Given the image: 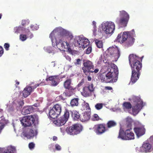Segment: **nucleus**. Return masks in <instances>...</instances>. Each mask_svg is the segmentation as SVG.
I'll return each mask as SVG.
<instances>
[{
    "label": "nucleus",
    "mask_w": 153,
    "mask_h": 153,
    "mask_svg": "<svg viewBox=\"0 0 153 153\" xmlns=\"http://www.w3.org/2000/svg\"><path fill=\"white\" fill-rule=\"evenodd\" d=\"M108 72L100 74L99 79L103 83H109L115 82L117 80L118 75V69L117 66L113 63L108 64Z\"/></svg>",
    "instance_id": "1"
},
{
    "label": "nucleus",
    "mask_w": 153,
    "mask_h": 153,
    "mask_svg": "<svg viewBox=\"0 0 153 153\" xmlns=\"http://www.w3.org/2000/svg\"><path fill=\"white\" fill-rule=\"evenodd\" d=\"M135 36V33L134 29L130 31L120 33L118 34L117 40L120 42L123 43L126 41V43L127 46L132 45L134 42L135 39L134 37Z\"/></svg>",
    "instance_id": "2"
},
{
    "label": "nucleus",
    "mask_w": 153,
    "mask_h": 153,
    "mask_svg": "<svg viewBox=\"0 0 153 153\" xmlns=\"http://www.w3.org/2000/svg\"><path fill=\"white\" fill-rule=\"evenodd\" d=\"M56 35L57 38L63 40H65L68 38H70L71 40L73 38L72 35L69 32L61 27L56 28L50 34L49 37L51 38L52 42L53 38L54 37H55Z\"/></svg>",
    "instance_id": "3"
},
{
    "label": "nucleus",
    "mask_w": 153,
    "mask_h": 153,
    "mask_svg": "<svg viewBox=\"0 0 153 153\" xmlns=\"http://www.w3.org/2000/svg\"><path fill=\"white\" fill-rule=\"evenodd\" d=\"M128 59L131 70L140 71L142 68V63L140 60L142 61V59L133 54L129 56Z\"/></svg>",
    "instance_id": "4"
},
{
    "label": "nucleus",
    "mask_w": 153,
    "mask_h": 153,
    "mask_svg": "<svg viewBox=\"0 0 153 153\" xmlns=\"http://www.w3.org/2000/svg\"><path fill=\"white\" fill-rule=\"evenodd\" d=\"M128 126L130 128L126 129L125 131L121 129H120L119 131L118 138H121L123 140H133L134 138V133L131 131L132 128H131V125L129 124Z\"/></svg>",
    "instance_id": "5"
},
{
    "label": "nucleus",
    "mask_w": 153,
    "mask_h": 153,
    "mask_svg": "<svg viewBox=\"0 0 153 153\" xmlns=\"http://www.w3.org/2000/svg\"><path fill=\"white\" fill-rule=\"evenodd\" d=\"M120 18H117L116 23L122 27H126L129 20V15L124 10L120 11Z\"/></svg>",
    "instance_id": "6"
},
{
    "label": "nucleus",
    "mask_w": 153,
    "mask_h": 153,
    "mask_svg": "<svg viewBox=\"0 0 153 153\" xmlns=\"http://www.w3.org/2000/svg\"><path fill=\"white\" fill-rule=\"evenodd\" d=\"M73 43L75 46H79L80 48H85L89 45V41L87 39L85 38L82 36H76L74 39Z\"/></svg>",
    "instance_id": "7"
},
{
    "label": "nucleus",
    "mask_w": 153,
    "mask_h": 153,
    "mask_svg": "<svg viewBox=\"0 0 153 153\" xmlns=\"http://www.w3.org/2000/svg\"><path fill=\"white\" fill-rule=\"evenodd\" d=\"M38 119V115L34 114L33 115L24 117L21 120V122L24 126H29L32 125L35 120H37Z\"/></svg>",
    "instance_id": "8"
},
{
    "label": "nucleus",
    "mask_w": 153,
    "mask_h": 153,
    "mask_svg": "<svg viewBox=\"0 0 153 153\" xmlns=\"http://www.w3.org/2000/svg\"><path fill=\"white\" fill-rule=\"evenodd\" d=\"M107 51L110 57L113 59V61H117L120 55V50L117 47H110L108 48Z\"/></svg>",
    "instance_id": "9"
},
{
    "label": "nucleus",
    "mask_w": 153,
    "mask_h": 153,
    "mask_svg": "<svg viewBox=\"0 0 153 153\" xmlns=\"http://www.w3.org/2000/svg\"><path fill=\"white\" fill-rule=\"evenodd\" d=\"M61 111V106L57 104L54 105L52 108L50 110L49 114L51 118L55 119L60 114Z\"/></svg>",
    "instance_id": "10"
},
{
    "label": "nucleus",
    "mask_w": 153,
    "mask_h": 153,
    "mask_svg": "<svg viewBox=\"0 0 153 153\" xmlns=\"http://www.w3.org/2000/svg\"><path fill=\"white\" fill-rule=\"evenodd\" d=\"M133 99L134 105L132 107V112L133 114H136L139 112L142 108L143 102L138 97H135Z\"/></svg>",
    "instance_id": "11"
},
{
    "label": "nucleus",
    "mask_w": 153,
    "mask_h": 153,
    "mask_svg": "<svg viewBox=\"0 0 153 153\" xmlns=\"http://www.w3.org/2000/svg\"><path fill=\"white\" fill-rule=\"evenodd\" d=\"M69 113L68 110L66 109L64 115L54 121V124L58 126H61L64 125L67 121L69 117Z\"/></svg>",
    "instance_id": "12"
},
{
    "label": "nucleus",
    "mask_w": 153,
    "mask_h": 153,
    "mask_svg": "<svg viewBox=\"0 0 153 153\" xmlns=\"http://www.w3.org/2000/svg\"><path fill=\"white\" fill-rule=\"evenodd\" d=\"M83 67L82 69L84 73L86 75L89 73L91 70L94 69L93 63L89 60L84 61L83 63Z\"/></svg>",
    "instance_id": "13"
},
{
    "label": "nucleus",
    "mask_w": 153,
    "mask_h": 153,
    "mask_svg": "<svg viewBox=\"0 0 153 153\" xmlns=\"http://www.w3.org/2000/svg\"><path fill=\"white\" fill-rule=\"evenodd\" d=\"M102 28L106 34H110L113 33L115 29V25L114 23L112 22H107L103 24Z\"/></svg>",
    "instance_id": "14"
},
{
    "label": "nucleus",
    "mask_w": 153,
    "mask_h": 153,
    "mask_svg": "<svg viewBox=\"0 0 153 153\" xmlns=\"http://www.w3.org/2000/svg\"><path fill=\"white\" fill-rule=\"evenodd\" d=\"M34 84L33 82H32L30 85H32L31 86H29L26 87L22 91L23 96L25 97H27L28 95L30 94L31 92L32 91V89H35L37 87L39 86V84H35L34 86L33 85Z\"/></svg>",
    "instance_id": "15"
},
{
    "label": "nucleus",
    "mask_w": 153,
    "mask_h": 153,
    "mask_svg": "<svg viewBox=\"0 0 153 153\" xmlns=\"http://www.w3.org/2000/svg\"><path fill=\"white\" fill-rule=\"evenodd\" d=\"M94 129L96 133L98 135L102 134L107 130L105 124L104 123L95 125L94 127Z\"/></svg>",
    "instance_id": "16"
},
{
    "label": "nucleus",
    "mask_w": 153,
    "mask_h": 153,
    "mask_svg": "<svg viewBox=\"0 0 153 153\" xmlns=\"http://www.w3.org/2000/svg\"><path fill=\"white\" fill-rule=\"evenodd\" d=\"M62 39H59V41H56V45L57 47L60 50L65 51L66 48H68L69 45L68 42H67V41H65Z\"/></svg>",
    "instance_id": "17"
},
{
    "label": "nucleus",
    "mask_w": 153,
    "mask_h": 153,
    "mask_svg": "<svg viewBox=\"0 0 153 153\" xmlns=\"http://www.w3.org/2000/svg\"><path fill=\"white\" fill-rule=\"evenodd\" d=\"M46 80L47 81H51V85L55 86L59 83L60 79L59 76H52L47 78Z\"/></svg>",
    "instance_id": "18"
},
{
    "label": "nucleus",
    "mask_w": 153,
    "mask_h": 153,
    "mask_svg": "<svg viewBox=\"0 0 153 153\" xmlns=\"http://www.w3.org/2000/svg\"><path fill=\"white\" fill-rule=\"evenodd\" d=\"M134 130L138 137L143 135L146 131L145 128L143 126L136 127L134 128Z\"/></svg>",
    "instance_id": "19"
},
{
    "label": "nucleus",
    "mask_w": 153,
    "mask_h": 153,
    "mask_svg": "<svg viewBox=\"0 0 153 153\" xmlns=\"http://www.w3.org/2000/svg\"><path fill=\"white\" fill-rule=\"evenodd\" d=\"M131 70L132 74L131 80L133 83H134L139 79L140 74V71H137L133 70Z\"/></svg>",
    "instance_id": "20"
},
{
    "label": "nucleus",
    "mask_w": 153,
    "mask_h": 153,
    "mask_svg": "<svg viewBox=\"0 0 153 153\" xmlns=\"http://www.w3.org/2000/svg\"><path fill=\"white\" fill-rule=\"evenodd\" d=\"M22 134L24 136L28 139H30L34 136V131L31 129H28L24 131Z\"/></svg>",
    "instance_id": "21"
},
{
    "label": "nucleus",
    "mask_w": 153,
    "mask_h": 153,
    "mask_svg": "<svg viewBox=\"0 0 153 153\" xmlns=\"http://www.w3.org/2000/svg\"><path fill=\"white\" fill-rule=\"evenodd\" d=\"M16 151V148L13 146H9L5 149L0 148V153H14Z\"/></svg>",
    "instance_id": "22"
},
{
    "label": "nucleus",
    "mask_w": 153,
    "mask_h": 153,
    "mask_svg": "<svg viewBox=\"0 0 153 153\" xmlns=\"http://www.w3.org/2000/svg\"><path fill=\"white\" fill-rule=\"evenodd\" d=\"M35 108L32 106H27L24 107L22 110V114L24 115L30 114L34 111Z\"/></svg>",
    "instance_id": "23"
},
{
    "label": "nucleus",
    "mask_w": 153,
    "mask_h": 153,
    "mask_svg": "<svg viewBox=\"0 0 153 153\" xmlns=\"http://www.w3.org/2000/svg\"><path fill=\"white\" fill-rule=\"evenodd\" d=\"M151 145L149 143L144 142L141 148V151L143 152H148L150 151Z\"/></svg>",
    "instance_id": "24"
},
{
    "label": "nucleus",
    "mask_w": 153,
    "mask_h": 153,
    "mask_svg": "<svg viewBox=\"0 0 153 153\" xmlns=\"http://www.w3.org/2000/svg\"><path fill=\"white\" fill-rule=\"evenodd\" d=\"M73 125L75 135L79 134L82 131L83 127L81 124L79 123H76Z\"/></svg>",
    "instance_id": "25"
},
{
    "label": "nucleus",
    "mask_w": 153,
    "mask_h": 153,
    "mask_svg": "<svg viewBox=\"0 0 153 153\" xmlns=\"http://www.w3.org/2000/svg\"><path fill=\"white\" fill-rule=\"evenodd\" d=\"M71 79H67L64 82V86L65 88L68 90L74 89L71 85Z\"/></svg>",
    "instance_id": "26"
},
{
    "label": "nucleus",
    "mask_w": 153,
    "mask_h": 153,
    "mask_svg": "<svg viewBox=\"0 0 153 153\" xmlns=\"http://www.w3.org/2000/svg\"><path fill=\"white\" fill-rule=\"evenodd\" d=\"M90 116L88 113L87 112L84 113L80 117V120L82 122H85L88 120Z\"/></svg>",
    "instance_id": "27"
},
{
    "label": "nucleus",
    "mask_w": 153,
    "mask_h": 153,
    "mask_svg": "<svg viewBox=\"0 0 153 153\" xmlns=\"http://www.w3.org/2000/svg\"><path fill=\"white\" fill-rule=\"evenodd\" d=\"M91 93L87 88L86 87H84L83 89V92L82 94L84 96L87 97L90 96Z\"/></svg>",
    "instance_id": "28"
},
{
    "label": "nucleus",
    "mask_w": 153,
    "mask_h": 153,
    "mask_svg": "<svg viewBox=\"0 0 153 153\" xmlns=\"http://www.w3.org/2000/svg\"><path fill=\"white\" fill-rule=\"evenodd\" d=\"M72 116L75 120H78L80 118V115L79 112L76 111H74L72 112Z\"/></svg>",
    "instance_id": "29"
},
{
    "label": "nucleus",
    "mask_w": 153,
    "mask_h": 153,
    "mask_svg": "<svg viewBox=\"0 0 153 153\" xmlns=\"http://www.w3.org/2000/svg\"><path fill=\"white\" fill-rule=\"evenodd\" d=\"M66 131L68 134L71 135H75L73 125H72L71 126L67 127Z\"/></svg>",
    "instance_id": "30"
},
{
    "label": "nucleus",
    "mask_w": 153,
    "mask_h": 153,
    "mask_svg": "<svg viewBox=\"0 0 153 153\" xmlns=\"http://www.w3.org/2000/svg\"><path fill=\"white\" fill-rule=\"evenodd\" d=\"M79 99L74 98L72 99L71 102V105L72 107L77 106L79 104Z\"/></svg>",
    "instance_id": "31"
},
{
    "label": "nucleus",
    "mask_w": 153,
    "mask_h": 153,
    "mask_svg": "<svg viewBox=\"0 0 153 153\" xmlns=\"http://www.w3.org/2000/svg\"><path fill=\"white\" fill-rule=\"evenodd\" d=\"M123 107L124 109H129L132 108V105L129 102H125L123 104Z\"/></svg>",
    "instance_id": "32"
},
{
    "label": "nucleus",
    "mask_w": 153,
    "mask_h": 153,
    "mask_svg": "<svg viewBox=\"0 0 153 153\" xmlns=\"http://www.w3.org/2000/svg\"><path fill=\"white\" fill-rule=\"evenodd\" d=\"M116 125V123L113 120H110L107 123V127L108 128L115 126Z\"/></svg>",
    "instance_id": "33"
},
{
    "label": "nucleus",
    "mask_w": 153,
    "mask_h": 153,
    "mask_svg": "<svg viewBox=\"0 0 153 153\" xmlns=\"http://www.w3.org/2000/svg\"><path fill=\"white\" fill-rule=\"evenodd\" d=\"M95 44L97 47L99 48H101L102 47L103 42L102 41L98 40L96 39L95 41Z\"/></svg>",
    "instance_id": "34"
},
{
    "label": "nucleus",
    "mask_w": 153,
    "mask_h": 153,
    "mask_svg": "<svg viewBox=\"0 0 153 153\" xmlns=\"http://www.w3.org/2000/svg\"><path fill=\"white\" fill-rule=\"evenodd\" d=\"M82 106L84 110H87V111H90L91 108L88 103H85Z\"/></svg>",
    "instance_id": "35"
},
{
    "label": "nucleus",
    "mask_w": 153,
    "mask_h": 153,
    "mask_svg": "<svg viewBox=\"0 0 153 153\" xmlns=\"http://www.w3.org/2000/svg\"><path fill=\"white\" fill-rule=\"evenodd\" d=\"M87 88L91 93L93 92L94 91V85L92 83L89 84L88 86H85Z\"/></svg>",
    "instance_id": "36"
},
{
    "label": "nucleus",
    "mask_w": 153,
    "mask_h": 153,
    "mask_svg": "<svg viewBox=\"0 0 153 153\" xmlns=\"http://www.w3.org/2000/svg\"><path fill=\"white\" fill-rule=\"evenodd\" d=\"M103 104L102 103H97L95 106V108L97 110H99L102 108Z\"/></svg>",
    "instance_id": "37"
},
{
    "label": "nucleus",
    "mask_w": 153,
    "mask_h": 153,
    "mask_svg": "<svg viewBox=\"0 0 153 153\" xmlns=\"http://www.w3.org/2000/svg\"><path fill=\"white\" fill-rule=\"evenodd\" d=\"M20 39L22 41H24L27 38V36L26 35L23 34H21L19 36Z\"/></svg>",
    "instance_id": "38"
},
{
    "label": "nucleus",
    "mask_w": 153,
    "mask_h": 153,
    "mask_svg": "<svg viewBox=\"0 0 153 153\" xmlns=\"http://www.w3.org/2000/svg\"><path fill=\"white\" fill-rule=\"evenodd\" d=\"M23 27L21 26H19L18 27H16L15 29V32L16 33H20V31L23 30Z\"/></svg>",
    "instance_id": "39"
},
{
    "label": "nucleus",
    "mask_w": 153,
    "mask_h": 153,
    "mask_svg": "<svg viewBox=\"0 0 153 153\" xmlns=\"http://www.w3.org/2000/svg\"><path fill=\"white\" fill-rule=\"evenodd\" d=\"M93 120L94 121H98L101 120L98 115L97 114H94L93 117Z\"/></svg>",
    "instance_id": "40"
},
{
    "label": "nucleus",
    "mask_w": 153,
    "mask_h": 153,
    "mask_svg": "<svg viewBox=\"0 0 153 153\" xmlns=\"http://www.w3.org/2000/svg\"><path fill=\"white\" fill-rule=\"evenodd\" d=\"M21 24L22 26H25L27 25H28V22L27 20H22Z\"/></svg>",
    "instance_id": "41"
},
{
    "label": "nucleus",
    "mask_w": 153,
    "mask_h": 153,
    "mask_svg": "<svg viewBox=\"0 0 153 153\" xmlns=\"http://www.w3.org/2000/svg\"><path fill=\"white\" fill-rule=\"evenodd\" d=\"M35 147V144L33 142H31L29 144V147L30 149H33Z\"/></svg>",
    "instance_id": "42"
},
{
    "label": "nucleus",
    "mask_w": 153,
    "mask_h": 153,
    "mask_svg": "<svg viewBox=\"0 0 153 153\" xmlns=\"http://www.w3.org/2000/svg\"><path fill=\"white\" fill-rule=\"evenodd\" d=\"M81 59H76V62H75V64L76 65H80L81 64Z\"/></svg>",
    "instance_id": "43"
},
{
    "label": "nucleus",
    "mask_w": 153,
    "mask_h": 153,
    "mask_svg": "<svg viewBox=\"0 0 153 153\" xmlns=\"http://www.w3.org/2000/svg\"><path fill=\"white\" fill-rule=\"evenodd\" d=\"M9 47L10 45L9 44L5 43L4 44V47L6 50L8 51V50Z\"/></svg>",
    "instance_id": "44"
},
{
    "label": "nucleus",
    "mask_w": 153,
    "mask_h": 153,
    "mask_svg": "<svg viewBox=\"0 0 153 153\" xmlns=\"http://www.w3.org/2000/svg\"><path fill=\"white\" fill-rule=\"evenodd\" d=\"M91 51V47H88L86 50V53L87 54H89Z\"/></svg>",
    "instance_id": "45"
},
{
    "label": "nucleus",
    "mask_w": 153,
    "mask_h": 153,
    "mask_svg": "<svg viewBox=\"0 0 153 153\" xmlns=\"http://www.w3.org/2000/svg\"><path fill=\"white\" fill-rule=\"evenodd\" d=\"M56 149L58 151L60 150L61 149V147L59 144H56L55 145Z\"/></svg>",
    "instance_id": "46"
},
{
    "label": "nucleus",
    "mask_w": 153,
    "mask_h": 153,
    "mask_svg": "<svg viewBox=\"0 0 153 153\" xmlns=\"http://www.w3.org/2000/svg\"><path fill=\"white\" fill-rule=\"evenodd\" d=\"M67 50L70 53H72L73 52L72 50L70 48V46L69 44V45L68 46V48H66L65 49Z\"/></svg>",
    "instance_id": "47"
},
{
    "label": "nucleus",
    "mask_w": 153,
    "mask_h": 153,
    "mask_svg": "<svg viewBox=\"0 0 153 153\" xmlns=\"http://www.w3.org/2000/svg\"><path fill=\"white\" fill-rule=\"evenodd\" d=\"M99 71V70L98 68H96L94 70H91L90 71V72L89 73H93L94 72L95 73H97Z\"/></svg>",
    "instance_id": "48"
},
{
    "label": "nucleus",
    "mask_w": 153,
    "mask_h": 153,
    "mask_svg": "<svg viewBox=\"0 0 153 153\" xmlns=\"http://www.w3.org/2000/svg\"><path fill=\"white\" fill-rule=\"evenodd\" d=\"M92 23H93V25L94 26V30L93 31V33H94L96 31V30H95V28L96 27V22L94 21H93L92 22Z\"/></svg>",
    "instance_id": "49"
},
{
    "label": "nucleus",
    "mask_w": 153,
    "mask_h": 153,
    "mask_svg": "<svg viewBox=\"0 0 153 153\" xmlns=\"http://www.w3.org/2000/svg\"><path fill=\"white\" fill-rule=\"evenodd\" d=\"M3 49L2 47L0 46V57L1 56L3 53Z\"/></svg>",
    "instance_id": "50"
},
{
    "label": "nucleus",
    "mask_w": 153,
    "mask_h": 153,
    "mask_svg": "<svg viewBox=\"0 0 153 153\" xmlns=\"http://www.w3.org/2000/svg\"><path fill=\"white\" fill-rule=\"evenodd\" d=\"M84 80L83 79H82L81 81L77 85V86L78 87H79L81 85H82L84 83Z\"/></svg>",
    "instance_id": "51"
},
{
    "label": "nucleus",
    "mask_w": 153,
    "mask_h": 153,
    "mask_svg": "<svg viewBox=\"0 0 153 153\" xmlns=\"http://www.w3.org/2000/svg\"><path fill=\"white\" fill-rule=\"evenodd\" d=\"M105 89L106 90H112V88L110 86H105Z\"/></svg>",
    "instance_id": "52"
},
{
    "label": "nucleus",
    "mask_w": 153,
    "mask_h": 153,
    "mask_svg": "<svg viewBox=\"0 0 153 153\" xmlns=\"http://www.w3.org/2000/svg\"><path fill=\"white\" fill-rule=\"evenodd\" d=\"M16 84H15V85L16 87H17V86L19 85V82L17 81V80H16L15 81Z\"/></svg>",
    "instance_id": "53"
},
{
    "label": "nucleus",
    "mask_w": 153,
    "mask_h": 153,
    "mask_svg": "<svg viewBox=\"0 0 153 153\" xmlns=\"http://www.w3.org/2000/svg\"><path fill=\"white\" fill-rule=\"evenodd\" d=\"M52 139L53 141H56L57 140V138L56 137L54 136L53 137Z\"/></svg>",
    "instance_id": "54"
},
{
    "label": "nucleus",
    "mask_w": 153,
    "mask_h": 153,
    "mask_svg": "<svg viewBox=\"0 0 153 153\" xmlns=\"http://www.w3.org/2000/svg\"><path fill=\"white\" fill-rule=\"evenodd\" d=\"M29 33H27V35H30V38H31L33 36V34L32 33H30V31H29Z\"/></svg>",
    "instance_id": "55"
},
{
    "label": "nucleus",
    "mask_w": 153,
    "mask_h": 153,
    "mask_svg": "<svg viewBox=\"0 0 153 153\" xmlns=\"http://www.w3.org/2000/svg\"><path fill=\"white\" fill-rule=\"evenodd\" d=\"M30 27L33 30H35V28H34V25H31L30 26Z\"/></svg>",
    "instance_id": "56"
},
{
    "label": "nucleus",
    "mask_w": 153,
    "mask_h": 153,
    "mask_svg": "<svg viewBox=\"0 0 153 153\" xmlns=\"http://www.w3.org/2000/svg\"><path fill=\"white\" fill-rule=\"evenodd\" d=\"M87 79L88 81H90L91 80V78L90 76H88L87 77Z\"/></svg>",
    "instance_id": "57"
},
{
    "label": "nucleus",
    "mask_w": 153,
    "mask_h": 153,
    "mask_svg": "<svg viewBox=\"0 0 153 153\" xmlns=\"http://www.w3.org/2000/svg\"><path fill=\"white\" fill-rule=\"evenodd\" d=\"M24 102L23 101H22L21 102H20V105L21 106H22L24 104Z\"/></svg>",
    "instance_id": "58"
},
{
    "label": "nucleus",
    "mask_w": 153,
    "mask_h": 153,
    "mask_svg": "<svg viewBox=\"0 0 153 153\" xmlns=\"http://www.w3.org/2000/svg\"><path fill=\"white\" fill-rule=\"evenodd\" d=\"M51 63L52 64V65L54 67L55 66V63H54V62H52Z\"/></svg>",
    "instance_id": "59"
},
{
    "label": "nucleus",
    "mask_w": 153,
    "mask_h": 153,
    "mask_svg": "<svg viewBox=\"0 0 153 153\" xmlns=\"http://www.w3.org/2000/svg\"><path fill=\"white\" fill-rule=\"evenodd\" d=\"M11 108H11L10 109H9V111H13V108L12 107H11Z\"/></svg>",
    "instance_id": "60"
},
{
    "label": "nucleus",
    "mask_w": 153,
    "mask_h": 153,
    "mask_svg": "<svg viewBox=\"0 0 153 153\" xmlns=\"http://www.w3.org/2000/svg\"><path fill=\"white\" fill-rule=\"evenodd\" d=\"M11 108H11L10 109H9V111H13V108L12 107H11Z\"/></svg>",
    "instance_id": "61"
},
{
    "label": "nucleus",
    "mask_w": 153,
    "mask_h": 153,
    "mask_svg": "<svg viewBox=\"0 0 153 153\" xmlns=\"http://www.w3.org/2000/svg\"><path fill=\"white\" fill-rule=\"evenodd\" d=\"M68 60L69 61H70L71 60V58L70 57H68Z\"/></svg>",
    "instance_id": "62"
},
{
    "label": "nucleus",
    "mask_w": 153,
    "mask_h": 153,
    "mask_svg": "<svg viewBox=\"0 0 153 153\" xmlns=\"http://www.w3.org/2000/svg\"><path fill=\"white\" fill-rule=\"evenodd\" d=\"M3 110L2 109L0 108V112H3Z\"/></svg>",
    "instance_id": "63"
},
{
    "label": "nucleus",
    "mask_w": 153,
    "mask_h": 153,
    "mask_svg": "<svg viewBox=\"0 0 153 153\" xmlns=\"http://www.w3.org/2000/svg\"><path fill=\"white\" fill-rule=\"evenodd\" d=\"M60 129L62 131H64L65 130V129H63V128L62 127L60 128Z\"/></svg>",
    "instance_id": "64"
}]
</instances>
